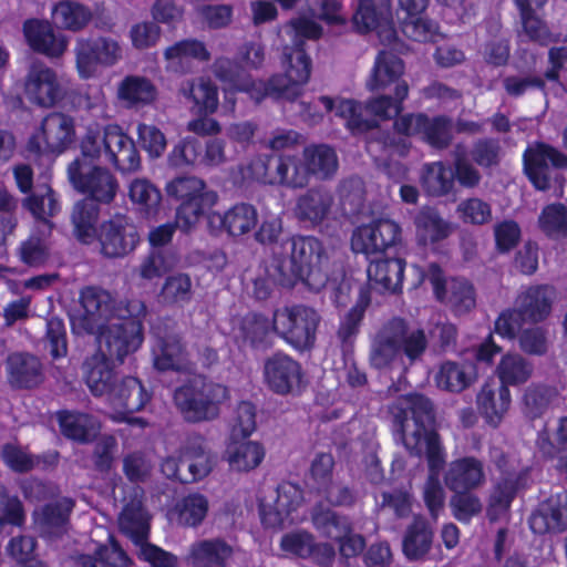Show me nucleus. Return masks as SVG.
Returning a JSON list of instances; mask_svg holds the SVG:
<instances>
[{
    "label": "nucleus",
    "instance_id": "obj_1",
    "mask_svg": "<svg viewBox=\"0 0 567 567\" xmlns=\"http://www.w3.org/2000/svg\"><path fill=\"white\" fill-rule=\"evenodd\" d=\"M393 433L412 454L425 453L429 477L424 486V501L433 517L444 503L440 473L445 464V452L439 435L431 430L434 416L431 402L420 394L401 396L391 408Z\"/></svg>",
    "mask_w": 567,
    "mask_h": 567
},
{
    "label": "nucleus",
    "instance_id": "obj_2",
    "mask_svg": "<svg viewBox=\"0 0 567 567\" xmlns=\"http://www.w3.org/2000/svg\"><path fill=\"white\" fill-rule=\"evenodd\" d=\"M290 59L291 62L296 60L301 64V68L296 71V78H289L295 71L292 68L288 74H275L267 81L252 82L239 62L226 56L214 61L212 72L217 80L230 89L248 92L257 103L265 97L293 102L302 94L303 86L309 81V68L301 51H297Z\"/></svg>",
    "mask_w": 567,
    "mask_h": 567
},
{
    "label": "nucleus",
    "instance_id": "obj_3",
    "mask_svg": "<svg viewBox=\"0 0 567 567\" xmlns=\"http://www.w3.org/2000/svg\"><path fill=\"white\" fill-rule=\"evenodd\" d=\"M122 361V357H89L85 368V380L94 395L107 394L114 409H123L112 417L116 421H125L132 426L144 427L145 422L140 417L128 416V413L138 411L150 401L151 394L136 378L130 377L111 388L112 369L115 360Z\"/></svg>",
    "mask_w": 567,
    "mask_h": 567
},
{
    "label": "nucleus",
    "instance_id": "obj_4",
    "mask_svg": "<svg viewBox=\"0 0 567 567\" xmlns=\"http://www.w3.org/2000/svg\"><path fill=\"white\" fill-rule=\"evenodd\" d=\"M167 195L181 202L176 210V223L181 230L190 231L218 200L215 190L196 176H179L165 186Z\"/></svg>",
    "mask_w": 567,
    "mask_h": 567
},
{
    "label": "nucleus",
    "instance_id": "obj_5",
    "mask_svg": "<svg viewBox=\"0 0 567 567\" xmlns=\"http://www.w3.org/2000/svg\"><path fill=\"white\" fill-rule=\"evenodd\" d=\"M228 399V391L219 384L194 378L189 384L176 390L174 401L184 417L192 422L215 419L219 406Z\"/></svg>",
    "mask_w": 567,
    "mask_h": 567
},
{
    "label": "nucleus",
    "instance_id": "obj_6",
    "mask_svg": "<svg viewBox=\"0 0 567 567\" xmlns=\"http://www.w3.org/2000/svg\"><path fill=\"white\" fill-rule=\"evenodd\" d=\"M66 173L71 186L85 195V199L97 205H109L115 199L120 185L109 168L85 158H75L68 165Z\"/></svg>",
    "mask_w": 567,
    "mask_h": 567
},
{
    "label": "nucleus",
    "instance_id": "obj_7",
    "mask_svg": "<svg viewBox=\"0 0 567 567\" xmlns=\"http://www.w3.org/2000/svg\"><path fill=\"white\" fill-rule=\"evenodd\" d=\"M524 168L527 177L538 190H548L553 185L561 186L564 177L557 169L567 168V155L560 150L537 142L524 152Z\"/></svg>",
    "mask_w": 567,
    "mask_h": 567
},
{
    "label": "nucleus",
    "instance_id": "obj_8",
    "mask_svg": "<svg viewBox=\"0 0 567 567\" xmlns=\"http://www.w3.org/2000/svg\"><path fill=\"white\" fill-rule=\"evenodd\" d=\"M320 317L306 306L278 309L274 313L272 329L280 333L296 351H309L316 340Z\"/></svg>",
    "mask_w": 567,
    "mask_h": 567
},
{
    "label": "nucleus",
    "instance_id": "obj_9",
    "mask_svg": "<svg viewBox=\"0 0 567 567\" xmlns=\"http://www.w3.org/2000/svg\"><path fill=\"white\" fill-rule=\"evenodd\" d=\"M118 525L123 533L140 545V557L148 561L152 567H176V557L159 547L144 543L148 533V515L143 509L142 501L135 497L125 505Z\"/></svg>",
    "mask_w": 567,
    "mask_h": 567
},
{
    "label": "nucleus",
    "instance_id": "obj_10",
    "mask_svg": "<svg viewBox=\"0 0 567 567\" xmlns=\"http://www.w3.org/2000/svg\"><path fill=\"white\" fill-rule=\"evenodd\" d=\"M83 313L71 317V327L76 334H95L114 320L115 300L102 288L89 286L80 291Z\"/></svg>",
    "mask_w": 567,
    "mask_h": 567
},
{
    "label": "nucleus",
    "instance_id": "obj_11",
    "mask_svg": "<svg viewBox=\"0 0 567 567\" xmlns=\"http://www.w3.org/2000/svg\"><path fill=\"white\" fill-rule=\"evenodd\" d=\"M427 348L423 329L409 328L401 318L382 326L373 339L375 354H422Z\"/></svg>",
    "mask_w": 567,
    "mask_h": 567
},
{
    "label": "nucleus",
    "instance_id": "obj_12",
    "mask_svg": "<svg viewBox=\"0 0 567 567\" xmlns=\"http://www.w3.org/2000/svg\"><path fill=\"white\" fill-rule=\"evenodd\" d=\"M300 488L285 482L276 491H269L260 502L259 512L265 526L277 528L303 518L299 512L302 503Z\"/></svg>",
    "mask_w": 567,
    "mask_h": 567
},
{
    "label": "nucleus",
    "instance_id": "obj_13",
    "mask_svg": "<svg viewBox=\"0 0 567 567\" xmlns=\"http://www.w3.org/2000/svg\"><path fill=\"white\" fill-rule=\"evenodd\" d=\"M290 256L300 269L301 281L319 291L328 282L327 256L322 244L311 236L293 237L290 240Z\"/></svg>",
    "mask_w": 567,
    "mask_h": 567
},
{
    "label": "nucleus",
    "instance_id": "obj_14",
    "mask_svg": "<svg viewBox=\"0 0 567 567\" xmlns=\"http://www.w3.org/2000/svg\"><path fill=\"white\" fill-rule=\"evenodd\" d=\"M74 53L80 76L89 79L99 66L110 68L118 63L123 58V48L112 37L80 38Z\"/></svg>",
    "mask_w": 567,
    "mask_h": 567
},
{
    "label": "nucleus",
    "instance_id": "obj_15",
    "mask_svg": "<svg viewBox=\"0 0 567 567\" xmlns=\"http://www.w3.org/2000/svg\"><path fill=\"white\" fill-rule=\"evenodd\" d=\"M95 241L100 252L109 259L123 258L135 250L140 236L132 219L123 214H115L99 226Z\"/></svg>",
    "mask_w": 567,
    "mask_h": 567
},
{
    "label": "nucleus",
    "instance_id": "obj_16",
    "mask_svg": "<svg viewBox=\"0 0 567 567\" xmlns=\"http://www.w3.org/2000/svg\"><path fill=\"white\" fill-rule=\"evenodd\" d=\"M398 133L419 137L430 146L443 150L453 140L452 120L444 115L429 117L426 114H405L394 122Z\"/></svg>",
    "mask_w": 567,
    "mask_h": 567
},
{
    "label": "nucleus",
    "instance_id": "obj_17",
    "mask_svg": "<svg viewBox=\"0 0 567 567\" xmlns=\"http://www.w3.org/2000/svg\"><path fill=\"white\" fill-rule=\"evenodd\" d=\"M421 280L427 279L440 301H446L455 312L461 315L471 311L476 305V292L474 286L464 278H452L445 281L443 270L436 264H431L426 272H422Z\"/></svg>",
    "mask_w": 567,
    "mask_h": 567
},
{
    "label": "nucleus",
    "instance_id": "obj_18",
    "mask_svg": "<svg viewBox=\"0 0 567 567\" xmlns=\"http://www.w3.org/2000/svg\"><path fill=\"white\" fill-rule=\"evenodd\" d=\"M23 90L27 100L40 107H52L64 96L58 73L45 63L34 61L24 76Z\"/></svg>",
    "mask_w": 567,
    "mask_h": 567
},
{
    "label": "nucleus",
    "instance_id": "obj_19",
    "mask_svg": "<svg viewBox=\"0 0 567 567\" xmlns=\"http://www.w3.org/2000/svg\"><path fill=\"white\" fill-rule=\"evenodd\" d=\"M74 135L73 118L61 112H52L42 120L40 132L30 138L29 150L34 153H62L73 142Z\"/></svg>",
    "mask_w": 567,
    "mask_h": 567
},
{
    "label": "nucleus",
    "instance_id": "obj_20",
    "mask_svg": "<svg viewBox=\"0 0 567 567\" xmlns=\"http://www.w3.org/2000/svg\"><path fill=\"white\" fill-rule=\"evenodd\" d=\"M400 240L401 227L399 224L389 218H380L353 230L351 248L354 252L369 256L383 252Z\"/></svg>",
    "mask_w": 567,
    "mask_h": 567
},
{
    "label": "nucleus",
    "instance_id": "obj_21",
    "mask_svg": "<svg viewBox=\"0 0 567 567\" xmlns=\"http://www.w3.org/2000/svg\"><path fill=\"white\" fill-rule=\"evenodd\" d=\"M312 520L319 532L339 544L340 551L344 557L355 556L363 549V538L359 535L350 534L348 519L337 516L321 501L313 508Z\"/></svg>",
    "mask_w": 567,
    "mask_h": 567
},
{
    "label": "nucleus",
    "instance_id": "obj_22",
    "mask_svg": "<svg viewBox=\"0 0 567 567\" xmlns=\"http://www.w3.org/2000/svg\"><path fill=\"white\" fill-rule=\"evenodd\" d=\"M95 334L100 354H132L143 342V324L138 320H113Z\"/></svg>",
    "mask_w": 567,
    "mask_h": 567
},
{
    "label": "nucleus",
    "instance_id": "obj_23",
    "mask_svg": "<svg viewBox=\"0 0 567 567\" xmlns=\"http://www.w3.org/2000/svg\"><path fill=\"white\" fill-rule=\"evenodd\" d=\"M390 7V0H384L380 9L373 0H360L352 17L354 28L360 33L375 31L383 43L391 44L396 34Z\"/></svg>",
    "mask_w": 567,
    "mask_h": 567
},
{
    "label": "nucleus",
    "instance_id": "obj_24",
    "mask_svg": "<svg viewBox=\"0 0 567 567\" xmlns=\"http://www.w3.org/2000/svg\"><path fill=\"white\" fill-rule=\"evenodd\" d=\"M333 463L331 454H317L311 463L308 485L318 497H324L329 505L350 503L352 499L350 492L332 481Z\"/></svg>",
    "mask_w": 567,
    "mask_h": 567
},
{
    "label": "nucleus",
    "instance_id": "obj_25",
    "mask_svg": "<svg viewBox=\"0 0 567 567\" xmlns=\"http://www.w3.org/2000/svg\"><path fill=\"white\" fill-rule=\"evenodd\" d=\"M557 291L551 285H534L523 289L515 299L516 312L525 321L534 323L546 320L553 310Z\"/></svg>",
    "mask_w": 567,
    "mask_h": 567
},
{
    "label": "nucleus",
    "instance_id": "obj_26",
    "mask_svg": "<svg viewBox=\"0 0 567 567\" xmlns=\"http://www.w3.org/2000/svg\"><path fill=\"white\" fill-rule=\"evenodd\" d=\"M511 392L504 384L496 381L486 382L476 396V406L485 423L498 427L511 406Z\"/></svg>",
    "mask_w": 567,
    "mask_h": 567
},
{
    "label": "nucleus",
    "instance_id": "obj_27",
    "mask_svg": "<svg viewBox=\"0 0 567 567\" xmlns=\"http://www.w3.org/2000/svg\"><path fill=\"white\" fill-rule=\"evenodd\" d=\"M23 32L30 48L49 58H59L66 50V38L48 21L28 20L23 24Z\"/></svg>",
    "mask_w": 567,
    "mask_h": 567
},
{
    "label": "nucleus",
    "instance_id": "obj_28",
    "mask_svg": "<svg viewBox=\"0 0 567 567\" xmlns=\"http://www.w3.org/2000/svg\"><path fill=\"white\" fill-rule=\"evenodd\" d=\"M286 33L291 38L293 42V48H285V63L287 64L286 72L284 74L290 73V69H295L291 78H296V71L301 68V64L296 60L291 62L290 56L293 55L297 51H301L306 59L309 68V74L311 73V61L310 58L306 54L302 49L303 40H317L322 35L323 29L322 27L313 20V18L300 16L291 19L285 25Z\"/></svg>",
    "mask_w": 567,
    "mask_h": 567
},
{
    "label": "nucleus",
    "instance_id": "obj_29",
    "mask_svg": "<svg viewBox=\"0 0 567 567\" xmlns=\"http://www.w3.org/2000/svg\"><path fill=\"white\" fill-rule=\"evenodd\" d=\"M267 385L278 394L298 392L302 386L300 367L289 357H271L265 364Z\"/></svg>",
    "mask_w": 567,
    "mask_h": 567
},
{
    "label": "nucleus",
    "instance_id": "obj_30",
    "mask_svg": "<svg viewBox=\"0 0 567 567\" xmlns=\"http://www.w3.org/2000/svg\"><path fill=\"white\" fill-rule=\"evenodd\" d=\"M444 482L454 493L476 489L485 482L483 463L472 456L457 458L449 464Z\"/></svg>",
    "mask_w": 567,
    "mask_h": 567
},
{
    "label": "nucleus",
    "instance_id": "obj_31",
    "mask_svg": "<svg viewBox=\"0 0 567 567\" xmlns=\"http://www.w3.org/2000/svg\"><path fill=\"white\" fill-rule=\"evenodd\" d=\"M535 534L561 532L567 528V494L550 497L543 502L529 518Z\"/></svg>",
    "mask_w": 567,
    "mask_h": 567
},
{
    "label": "nucleus",
    "instance_id": "obj_32",
    "mask_svg": "<svg viewBox=\"0 0 567 567\" xmlns=\"http://www.w3.org/2000/svg\"><path fill=\"white\" fill-rule=\"evenodd\" d=\"M334 198L324 187H312L298 196L295 216L312 226L320 225L330 214Z\"/></svg>",
    "mask_w": 567,
    "mask_h": 567
},
{
    "label": "nucleus",
    "instance_id": "obj_33",
    "mask_svg": "<svg viewBox=\"0 0 567 567\" xmlns=\"http://www.w3.org/2000/svg\"><path fill=\"white\" fill-rule=\"evenodd\" d=\"M266 456L264 445L258 441L229 437L224 453L230 471L248 473L257 468Z\"/></svg>",
    "mask_w": 567,
    "mask_h": 567
},
{
    "label": "nucleus",
    "instance_id": "obj_34",
    "mask_svg": "<svg viewBox=\"0 0 567 567\" xmlns=\"http://www.w3.org/2000/svg\"><path fill=\"white\" fill-rule=\"evenodd\" d=\"M166 69L175 73L190 71V61L207 62L210 53L204 42L197 39H184L167 47L163 52Z\"/></svg>",
    "mask_w": 567,
    "mask_h": 567
},
{
    "label": "nucleus",
    "instance_id": "obj_35",
    "mask_svg": "<svg viewBox=\"0 0 567 567\" xmlns=\"http://www.w3.org/2000/svg\"><path fill=\"white\" fill-rule=\"evenodd\" d=\"M179 94L198 114H214L219 105L218 87L206 76L187 80L181 84Z\"/></svg>",
    "mask_w": 567,
    "mask_h": 567
},
{
    "label": "nucleus",
    "instance_id": "obj_36",
    "mask_svg": "<svg viewBox=\"0 0 567 567\" xmlns=\"http://www.w3.org/2000/svg\"><path fill=\"white\" fill-rule=\"evenodd\" d=\"M72 507L73 502L70 498H62L45 506L42 511H37L34 513V525L40 535L49 540L62 536L66 532L68 518Z\"/></svg>",
    "mask_w": 567,
    "mask_h": 567
},
{
    "label": "nucleus",
    "instance_id": "obj_37",
    "mask_svg": "<svg viewBox=\"0 0 567 567\" xmlns=\"http://www.w3.org/2000/svg\"><path fill=\"white\" fill-rule=\"evenodd\" d=\"M100 206L90 199H79L72 207L70 220L73 236L83 245H91L99 231Z\"/></svg>",
    "mask_w": 567,
    "mask_h": 567
},
{
    "label": "nucleus",
    "instance_id": "obj_38",
    "mask_svg": "<svg viewBox=\"0 0 567 567\" xmlns=\"http://www.w3.org/2000/svg\"><path fill=\"white\" fill-rule=\"evenodd\" d=\"M404 73L403 61L393 52L381 50L375 59L373 68L367 80L370 91L385 90L391 84L404 82L401 76Z\"/></svg>",
    "mask_w": 567,
    "mask_h": 567
},
{
    "label": "nucleus",
    "instance_id": "obj_39",
    "mask_svg": "<svg viewBox=\"0 0 567 567\" xmlns=\"http://www.w3.org/2000/svg\"><path fill=\"white\" fill-rule=\"evenodd\" d=\"M270 333L271 326L266 317L248 313L240 319L235 336L244 351H265Z\"/></svg>",
    "mask_w": 567,
    "mask_h": 567
},
{
    "label": "nucleus",
    "instance_id": "obj_40",
    "mask_svg": "<svg viewBox=\"0 0 567 567\" xmlns=\"http://www.w3.org/2000/svg\"><path fill=\"white\" fill-rule=\"evenodd\" d=\"M181 463L185 464L189 480L206 477L214 467V460L206 450L205 439L200 435L189 436L181 447Z\"/></svg>",
    "mask_w": 567,
    "mask_h": 567
},
{
    "label": "nucleus",
    "instance_id": "obj_41",
    "mask_svg": "<svg viewBox=\"0 0 567 567\" xmlns=\"http://www.w3.org/2000/svg\"><path fill=\"white\" fill-rule=\"evenodd\" d=\"M416 238L426 245L441 241L450 236L453 226L444 219L433 207L424 206L415 214L413 219Z\"/></svg>",
    "mask_w": 567,
    "mask_h": 567
},
{
    "label": "nucleus",
    "instance_id": "obj_42",
    "mask_svg": "<svg viewBox=\"0 0 567 567\" xmlns=\"http://www.w3.org/2000/svg\"><path fill=\"white\" fill-rule=\"evenodd\" d=\"M367 272L373 288L395 292L402 285L404 261L400 258L377 259L370 262Z\"/></svg>",
    "mask_w": 567,
    "mask_h": 567
},
{
    "label": "nucleus",
    "instance_id": "obj_43",
    "mask_svg": "<svg viewBox=\"0 0 567 567\" xmlns=\"http://www.w3.org/2000/svg\"><path fill=\"white\" fill-rule=\"evenodd\" d=\"M281 548L291 555L299 557H312L318 564H328L333 555L334 549L329 544L313 545L310 534L297 532L286 535L281 540Z\"/></svg>",
    "mask_w": 567,
    "mask_h": 567
},
{
    "label": "nucleus",
    "instance_id": "obj_44",
    "mask_svg": "<svg viewBox=\"0 0 567 567\" xmlns=\"http://www.w3.org/2000/svg\"><path fill=\"white\" fill-rule=\"evenodd\" d=\"M209 509L206 496L199 493L188 494L176 501L168 516L182 526L196 527L200 525Z\"/></svg>",
    "mask_w": 567,
    "mask_h": 567
},
{
    "label": "nucleus",
    "instance_id": "obj_45",
    "mask_svg": "<svg viewBox=\"0 0 567 567\" xmlns=\"http://www.w3.org/2000/svg\"><path fill=\"white\" fill-rule=\"evenodd\" d=\"M477 377V365L473 360H462L458 365L455 362H445L436 374L439 388L449 391H462Z\"/></svg>",
    "mask_w": 567,
    "mask_h": 567
},
{
    "label": "nucleus",
    "instance_id": "obj_46",
    "mask_svg": "<svg viewBox=\"0 0 567 567\" xmlns=\"http://www.w3.org/2000/svg\"><path fill=\"white\" fill-rule=\"evenodd\" d=\"M546 0H514L523 25V33L529 41L539 45H548L557 39L549 31L546 23L535 16L532 3L542 7Z\"/></svg>",
    "mask_w": 567,
    "mask_h": 567
},
{
    "label": "nucleus",
    "instance_id": "obj_47",
    "mask_svg": "<svg viewBox=\"0 0 567 567\" xmlns=\"http://www.w3.org/2000/svg\"><path fill=\"white\" fill-rule=\"evenodd\" d=\"M230 236H243L255 228L258 214L254 205L239 203L230 207L224 215L213 214Z\"/></svg>",
    "mask_w": 567,
    "mask_h": 567
},
{
    "label": "nucleus",
    "instance_id": "obj_48",
    "mask_svg": "<svg viewBox=\"0 0 567 567\" xmlns=\"http://www.w3.org/2000/svg\"><path fill=\"white\" fill-rule=\"evenodd\" d=\"M275 184L291 188H302L309 183V174L303 158L285 155L274 159Z\"/></svg>",
    "mask_w": 567,
    "mask_h": 567
},
{
    "label": "nucleus",
    "instance_id": "obj_49",
    "mask_svg": "<svg viewBox=\"0 0 567 567\" xmlns=\"http://www.w3.org/2000/svg\"><path fill=\"white\" fill-rule=\"evenodd\" d=\"M23 205L42 224L39 230L43 235L51 231L52 225L49 221L60 210V205L52 188L48 185L40 187L35 193L27 197Z\"/></svg>",
    "mask_w": 567,
    "mask_h": 567
},
{
    "label": "nucleus",
    "instance_id": "obj_50",
    "mask_svg": "<svg viewBox=\"0 0 567 567\" xmlns=\"http://www.w3.org/2000/svg\"><path fill=\"white\" fill-rule=\"evenodd\" d=\"M233 553V548L224 540H200L192 545L189 560L194 567L223 566Z\"/></svg>",
    "mask_w": 567,
    "mask_h": 567
},
{
    "label": "nucleus",
    "instance_id": "obj_51",
    "mask_svg": "<svg viewBox=\"0 0 567 567\" xmlns=\"http://www.w3.org/2000/svg\"><path fill=\"white\" fill-rule=\"evenodd\" d=\"M303 159L311 175L320 178H331L338 169V157L336 152L327 145H313L303 150Z\"/></svg>",
    "mask_w": 567,
    "mask_h": 567
},
{
    "label": "nucleus",
    "instance_id": "obj_52",
    "mask_svg": "<svg viewBox=\"0 0 567 567\" xmlns=\"http://www.w3.org/2000/svg\"><path fill=\"white\" fill-rule=\"evenodd\" d=\"M117 96L128 106L146 105L155 100L156 89L146 78L128 75L118 84Z\"/></svg>",
    "mask_w": 567,
    "mask_h": 567
},
{
    "label": "nucleus",
    "instance_id": "obj_53",
    "mask_svg": "<svg viewBox=\"0 0 567 567\" xmlns=\"http://www.w3.org/2000/svg\"><path fill=\"white\" fill-rule=\"evenodd\" d=\"M9 381L19 388H31L41 381L38 357H8Z\"/></svg>",
    "mask_w": 567,
    "mask_h": 567
},
{
    "label": "nucleus",
    "instance_id": "obj_54",
    "mask_svg": "<svg viewBox=\"0 0 567 567\" xmlns=\"http://www.w3.org/2000/svg\"><path fill=\"white\" fill-rule=\"evenodd\" d=\"M61 432L69 439L85 442L96 435L97 422L87 414L62 411L58 413Z\"/></svg>",
    "mask_w": 567,
    "mask_h": 567
},
{
    "label": "nucleus",
    "instance_id": "obj_55",
    "mask_svg": "<svg viewBox=\"0 0 567 567\" xmlns=\"http://www.w3.org/2000/svg\"><path fill=\"white\" fill-rule=\"evenodd\" d=\"M408 94V83L400 82L394 87V97L389 95L373 97L367 102L365 111L379 120H390L401 113L403 110L402 103Z\"/></svg>",
    "mask_w": 567,
    "mask_h": 567
},
{
    "label": "nucleus",
    "instance_id": "obj_56",
    "mask_svg": "<svg viewBox=\"0 0 567 567\" xmlns=\"http://www.w3.org/2000/svg\"><path fill=\"white\" fill-rule=\"evenodd\" d=\"M193 282L184 272L168 276L161 289V301L166 306H184L193 299Z\"/></svg>",
    "mask_w": 567,
    "mask_h": 567
},
{
    "label": "nucleus",
    "instance_id": "obj_57",
    "mask_svg": "<svg viewBox=\"0 0 567 567\" xmlns=\"http://www.w3.org/2000/svg\"><path fill=\"white\" fill-rule=\"evenodd\" d=\"M538 227L555 240L567 238V206L563 203L546 205L538 216Z\"/></svg>",
    "mask_w": 567,
    "mask_h": 567
},
{
    "label": "nucleus",
    "instance_id": "obj_58",
    "mask_svg": "<svg viewBox=\"0 0 567 567\" xmlns=\"http://www.w3.org/2000/svg\"><path fill=\"white\" fill-rule=\"evenodd\" d=\"M421 183L429 195L443 196L453 188V173L442 162L426 164L423 167Z\"/></svg>",
    "mask_w": 567,
    "mask_h": 567
},
{
    "label": "nucleus",
    "instance_id": "obj_59",
    "mask_svg": "<svg viewBox=\"0 0 567 567\" xmlns=\"http://www.w3.org/2000/svg\"><path fill=\"white\" fill-rule=\"evenodd\" d=\"M266 275L274 285L286 288H291L301 280L300 269L296 267L291 256H285L278 252H274L266 268Z\"/></svg>",
    "mask_w": 567,
    "mask_h": 567
},
{
    "label": "nucleus",
    "instance_id": "obj_60",
    "mask_svg": "<svg viewBox=\"0 0 567 567\" xmlns=\"http://www.w3.org/2000/svg\"><path fill=\"white\" fill-rule=\"evenodd\" d=\"M53 19L62 28L76 31L91 20V11L78 2L64 0L54 7Z\"/></svg>",
    "mask_w": 567,
    "mask_h": 567
},
{
    "label": "nucleus",
    "instance_id": "obj_61",
    "mask_svg": "<svg viewBox=\"0 0 567 567\" xmlns=\"http://www.w3.org/2000/svg\"><path fill=\"white\" fill-rule=\"evenodd\" d=\"M94 555L85 554L76 558L82 567H127L128 559L124 551L115 544L96 546Z\"/></svg>",
    "mask_w": 567,
    "mask_h": 567
},
{
    "label": "nucleus",
    "instance_id": "obj_62",
    "mask_svg": "<svg viewBox=\"0 0 567 567\" xmlns=\"http://www.w3.org/2000/svg\"><path fill=\"white\" fill-rule=\"evenodd\" d=\"M431 543L432 532L426 522L422 518H416L406 533L403 542V551L408 558L417 559L429 551Z\"/></svg>",
    "mask_w": 567,
    "mask_h": 567
},
{
    "label": "nucleus",
    "instance_id": "obj_63",
    "mask_svg": "<svg viewBox=\"0 0 567 567\" xmlns=\"http://www.w3.org/2000/svg\"><path fill=\"white\" fill-rule=\"evenodd\" d=\"M128 197L147 214L156 212L162 200L161 192L146 178H135L131 182Z\"/></svg>",
    "mask_w": 567,
    "mask_h": 567
},
{
    "label": "nucleus",
    "instance_id": "obj_64",
    "mask_svg": "<svg viewBox=\"0 0 567 567\" xmlns=\"http://www.w3.org/2000/svg\"><path fill=\"white\" fill-rule=\"evenodd\" d=\"M497 373L504 385H516L526 382L532 374V365L525 357H503Z\"/></svg>",
    "mask_w": 567,
    "mask_h": 567
}]
</instances>
